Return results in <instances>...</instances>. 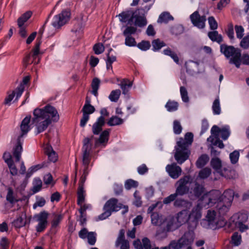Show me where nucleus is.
Returning a JSON list of instances; mask_svg holds the SVG:
<instances>
[{
  "label": "nucleus",
  "mask_w": 249,
  "mask_h": 249,
  "mask_svg": "<svg viewBox=\"0 0 249 249\" xmlns=\"http://www.w3.org/2000/svg\"><path fill=\"white\" fill-rule=\"evenodd\" d=\"M34 118L32 119L33 122H37L43 120L48 119L53 122H57L59 119V116L55 108L50 105H47L43 108H36L34 110Z\"/></svg>",
  "instance_id": "nucleus-1"
},
{
  "label": "nucleus",
  "mask_w": 249,
  "mask_h": 249,
  "mask_svg": "<svg viewBox=\"0 0 249 249\" xmlns=\"http://www.w3.org/2000/svg\"><path fill=\"white\" fill-rule=\"evenodd\" d=\"M190 180V177L189 176H185L180 178L176 184V189L175 193L164 198L163 203L168 204L173 202L176 196H183L186 194H188L189 196L190 188L187 185L189 183Z\"/></svg>",
  "instance_id": "nucleus-2"
},
{
  "label": "nucleus",
  "mask_w": 249,
  "mask_h": 249,
  "mask_svg": "<svg viewBox=\"0 0 249 249\" xmlns=\"http://www.w3.org/2000/svg\"><path fill=\"white\" fill-rule=\"evenodd\" d=\"M234 196V192L231 189L225 190L221 195L218 204L215 206L219 214L224 215L229 210Z\"/></svg>",
  "instance_id": "nucleus-3"
},
{
  "label": "nucleus",
  "mask_w": 249,
  "mask_h": 249,
  "mask_svg": "<svg viewBox=\"0 0 249 249\" xmlns=\"http://www.w3.org/2000/svg\"><path fill=\"white\" fill-rule=\"evenodd\" d=\"M220 51L227 58H230V63L234 64L237 68L241 64V51L232 46H228L225 44L220 45Z\"/></svg>",
  "instance_id": "nucleus-4"
},
{
  "label": "nucleus",
  "mask_w": 249,
  "mask_h": 249,
  "mask_svg": "<svg viewBox=\"0 0 249 249\" xmlns=\"http://www.w3.org/2000/svg\"><path fill=\"white\" fill-rule=\"evenodd\" d=\"M123 204L118 203V200L111 198L107 200L104 206V212L98 216L99 220H104L109 217L113 212H117L123 208Z\"/></svg>",
  "instance_id": "nucleus-5"
},
{
  "label": "nucleus",
  "mask_w": 249,
  "mask_h": 249,
  "mask_svg": "<svg viewBox=\"0 0 249 249\" xmlns=\"http://www.w3.org/2000/svg\"><path fill=\"white\" fill-rule=\"evenodd\" d=\"M210 163L213 169L221 176L227 178H230L231 177L230 175L231 173L230 168L225 163H222L219 158H212Z\"/></svg>",
  "instance_id": "nucleus-6"
},
{
  "label": "nucleus",
  "mask_w": 249,
  "mask_h": 249,
  "mask_svg": "<svg viewBox=\"0 0 249 249\" xmlns=\"http://www.w3.org/2000/svg\"><path fill=\"white\" fill-rule=\"evenodd\" d=\"M71 15L69 9L63 10L60 13L54 17L52 22V25L55 29H59L70 20Z\"/></svg>",
  "instance_id": "nucleus-7"
},
{
  "label": "nucleus",
  "mask_w": 249,
  "mask_h": 249,
  "mask_svg": "<svg viewBox=\"0 0 249 249\" xmlns=\"http://www.w3.org/2000/svg\"><path fill=\"white\" fill-rule=\"evenodd\" d=\"M49 215V213L47 212L43 211L34 216L33 219L38 222L36 227L37 232H43L47 227Z\"/></svg>",
  "instance_id": "nucleus-8"
},
{
  "label": "nucleus",
  "mask_w": 249,
  "mask_h": 249,
  "mask_svg": "<svg viewBox=\"0 0 249 249\" xmlns=\"http://www.w3.org/2000/svg\"><path fill=\"white\" fill-rule=\"evenodd\" d=\"M94 139L92 135L90 138L87 137L83 140V164H89L90 161V152L92 146V140Z\"/></svg>",
  "instance_id": "nucleus-9"
},
{
  "label": "nucleus",
  "mask_w": 249,
  "mask_h": 249,
  "mask_svg": "<svg viewBox=\"0 0 249 249\" xmlns=\"http://www.w3.org/2000/svg\"><path fill=\"white\" fill-rule=\"evenodd\" d=\"M220 196L219 191H211L209 193L203 195L201 201L205 205H207L209 207H212L215 204H218V201H219Z\"/></svg>",
  "instance_id": "nucleus-10"
},
{
  "label": "nucleus",
  "mask_w": 249,
  "mask_h": 249,
  "mask_svg": "<svg viewBox=\"0 0 249 249\" xmlns=\"http://www.w3.org/2000/svg\"><path fill=\"white\" fill-rule=\"evenodd\" d=\"M100 113L102 115L98 118L92 127V131L94 135H98L102 131V127L105 124V117L109 116V112L105 108L101 109Z\"/></svg>",
  "instance_id": "nucleus-11"
},
{
  "label": "nucleus",
  "mask_w": 249,
  "mask_h": 249,
  "mask_svg": "<svg viewBox=\"0 0 249 249\" xmlns=\"http://www.w3.org/2000/svg\"><path fill=\"white\" fill-rule=\"evenodd\" d=\"M206 206L202 202H199L194 207L190 213L189 214L190 222H192V227H196L198 220L201 217V210L203 206Z\"/></svg>",
  "instance_id": "nucleus-12"
},
{
  "label": "nucleus",
  "mask_w": 249,
  "mask_h": 249,
  "mask_svg": "<svg viewBox=\"0 0 249 249\" xmlns=\"http://www.w3.org/2000/svg\"><path fill=\"white\" fill-rule=\"evenodd\" d=\"M205 189L202 184L195 182L194 184L190 188L189 193V198L191 200L198 198L204 194Z\"/></svg>",
  "instance_id": "nucleus-13"
},
{
  "label": "nucleus",
  "mask_w": 249,
  "mask_h": 249,
  "mask_svg": "<svg viewBox=\"0 0 249 249\" xmlns=\"http://www.w3.org/2000/svg\"><path fill=\"white\" fill-rule=\"evenodd\" d=\"M176 150L174 155L175 159L178 164H181L189 157L190 153L188 149L186 147L177 145V147H176Z\"/></svg>",
  "instance_id": "nucleus-14"
},
{
  "label": "nucleus",
  "mask_w": 249,
  "mask_h": 249,
  "mask_svg": "<svg viewBox=\"0 0 249 249\" xmlns=\"http://www.w3.org/2000/svg\"><path fill=\"white\" fill-rule=\"evenodd\" d=\"M190 18L192 23L195 26L199 29H203L205 27L206 20L205 16H200L198 12L196 11L190 15Z\"/></svg>",
  "instance_id": "nucleus-15"
},
{
  "label": "nucleus",
  "mask_w": 249,
  "mask_h": 249,
  "mask_svg": "<svg viewBox=\"0 0 249 249\" xmlns=\"http://www.w3.org/2000/svg\"><path fill=\"white\" fill-rule=\"evenodd\" d=\"M95 110L94 107L91 105L85 104L83 107L81 111L83 112V116L80 120V125L84 127L88 120H89V115L93 113Z\"/></svg>",
  "instance_id": "nucleus-16"
},
{
  "label": "nucleus",
  "mask_w": 249,
  "mask_h": 249,
  "mask_svg": "<svg viewBox=\"0 0 249 249\" xmlns=\"http://www.w3.org/2000/svg\"><path fill=\"white\" fill-rule=\"evenodd\" d=\"M195 239V233L193 231L189 230L186 232L181 238L178 239L182 248L191 245Z\"/></svg>",
  "instance_id": "nucleus-17"
},
{
  "label": "nucleus",
  "mask_w": 249,
  "mask_h": 249,
  "mask_svg": "<svg viewBox=\"0 0 249 249\" xmlns=\"http://www.w3.org/2000/svg\"><path fill=\"white\" fill-rule=\"evenodd\" d=\"M166 171L169 175L174 179L178 178L181 175L182 172L181 168L176 163L168 164L166 167Z\"/></svg>",
  "instance_id": "nucleus-18"
},
{
  "label": "nucleus",
  "mask_w": 249,
  "mask_h": 249,
  "mask_svg": "<svg viewBox=\"0 0 249 249\" xmlns=\"http://www.w3.org/2000/svg\"><path fill=\"white\" fill-rule=\"evenodd\" d=\"M109 129L102 131L98 138H95L94 147L97 148L101 145L105 147L108 141Z\"/></svg>",
  "instance_id": "nucleus-19"
},
{
  "label": "nucleus",
  "mask_w": 249,
  "mask_h": 249,
  "mask_svg": "<svg viewBox=\"0 0 249 249\" xmlns=\"http://www.w3.org/2000/svg\"><path fill=\"white\" fill-rule=\"evenodd\" d=\"M3 158L10 169V174L13 176L18 174V169L12 159V156L9 152H5L3 155Z\"/></svg>",
  "instance_id": "nucleus-20"
},
{
  "label": "nucleus",
  "mask_w": 249,
  "mask_h": 249,
  "mask_svg": "<svg viewBox=\"0 0 249 249\" xmlns=\"http://www.w3.org/2000/svg\"><path fill=\"white\" fill-rule=\"evenodd\" d=\"M138 11H142V12L138 14L137 12L136 13L135 25L140 27H142L145 26L147 23V19L145 16L144 10L141 8L138 9Z\"/></svg>",
  "instance_id": "nucleus-21"
},
{
  "label": "nucleus",
  "mask_w": 249,
  "mask_h": 249,
  "mask_svg": "<svg viewBox=\"0 0 249 249\" xmlns=\"http://www.w3.org/2000/svg\"><path fill=\"white\" fill-rule=\"evenodd\" d=\"M31 116H26L21 122L20 124V130H21V134L18 137V138H21L24 135H26L28 131L30 130V123L31 122Z\"/></svg>",
  "instance_id": "nucleus-22"
},
{
  "label": "nucleus",
  "mask_w": 249,
  "mask_h": 249,
  "mask_svg": "<svg viewBox=\"0 0 249 249\" xmlns=\"http://www.w3.org/2000/svg\"><path fill=\"white\" fill-rule=\"evenodd\" d=\"M194 135L191 132H187L185 135L184 139L180 138L177 142L178 146H180L187 148L188 146L192 144L193 141Z\"/></svg>",
  "instance_id": "nucleus-23"
},
{
  "label": "nucleus",
  "mask_w": 249,
  "mask_h": 249,
  "mask_svg": "<svg viewBox=\"0 0 249 249\" xmlns=\"http://www.w3.org/2000/svg\"><path fill=\"white\" fill-rule=\"evenodd\" d=\"M199 65L198 62L193 60H189L185 64L187 72L191 74L199 72Z\"/></svg>",
  "instance_id": "nucleus-24"
},
{
  "label": "nucleus",
  "mask_w": 249,
  "mask_h": 249,
  "mask_svg": "<svg viewBox=\"0 0 249 249\" xmlns=\"http://www.w3.org/2000/svg\"><path fill=\"white\" fill-rule=\"evenodd\" d=\"M32 122L36 124L37 129V134H39L45 130L48 126L51 124V121L48 119H44L37 122Z\"/></svg>",
  "instance_id": "nucleus-25"
},
{
  "label": "nucleus",
  "mask_w": 249,
  "mask_h": 249,
  "mask_svg": "<svg viewBox=\"0 0 249 249\" xmlns=\"http://www.w3.org/2000/svg\"><path fill=\"white\" fill-rule=\"evenodd\" d=\"M13 151V155L15 158L16 161H19L22 151V143L20 138H18L17 144L14 147Z\"/></svg>",
  "instance_id": "nucleus-26"
},
{
  "label": "nucleus",
  "mask_w": 249,
  "mask_h": 249,
  "mask_svg": "<svg viewBox=\"0 0 249 249\" xmlns=\"http://www.w3.org/2000/svg\"><path fill=\"white\" fill-rule=\"evenodd\" d=\"M248 218V216L246 213H241L239 216V221L236 223V226L239 228L241 232H243L248 229V226L243 223V222L246 221Z\"/></svg>",
  "instance_id": "nucleus-27"
},
{
  "label": "nucleus",
  "mask_w": 249,
  "mask_h": 249,
  "mask_svg": "<svg viewBox=\"0 0 249 249\" xmlns=\"http://www.w3.org/2000/svg\"><path fill=\"white\" fill-rule=\"evenodd\" d=\"M177 220L180 225H182L187 222L189 223L191 222H190L188 211L185 210H182L178 213Z\"/></svg>",
  "instance_id": "nucleus-28"
},
{
  "label": "nucleus",
  "mask_w": 249,
  "mask_h": 249,
  "mask_svg": "<svg viewBox=\"0 0 249 249\" xmlns=\"http://www.w3.org/2000/svg\"><path fill=\"white\" fill-rule=\"evenodd\" d=\"M173 201L174 206L175 207L188 208L192 205V203L188 200L180 197L178 198V196L175 197Z\"/></svg>",
  "instance_id": "nucleus-29"
},
{
  "label": "nucleus",
  "mask_w": 249,
  "mask_h": 249,
  "mask_svg": "<svg viewBox=\"0 0 249 249\" xmlns=\"http://www.w3.org/2000/svg\"><path fill=\"white\" fill-rule=\"evenodd\" d=\"M44 153L48 156V159L50 161L54 162L57 160V155L51 145L47 144L46 146L44 149Z\"/></svg>",
  "instance_id": "nucleus-30"
},
{
  "label": "nucleus",
  "mask_w": 249,
  "mask_h": 249,
  "mask_svg": "<svg viewBox=\"0 0 249 249\" xmlns=\"http://www.w3.org/2000/svg\"><path fill=\"white\" fill-rule=\"evenodd\" d=\"M30 80V77L29 76H25L23 78L22 83H21L19 86L16 89L17 98H16V100H18V98L21 96L25 88L24 85L28 84Z\"/></svg>",
  "instance_id": "nucleus-31"
},
{
  "label": "nucleus",
  "mask_w": 249,
  "mask_h": 249,
  "mask_svg": "<svg viewBox=\"0 0 249 249\" xmlns=\"http://www.w3.org/2000/svg\"><path fill=\"white\" fill-rule=\"evenodd\" d=\"M208 36L212 41H215L220 44L223 41L222 36L217 31L213 30L208 33Z\"/></svg>",
  "instance_id": "nucleus-32"
},
{
  "label": "nucleus",
  "mask_w": 249,
  "mask_h": 249,
  "mask_svg": "<svg viewBox=\"0 0 249 249\" xmlns=\"http://www.w3.org/2000/svg\"><path fill=\"white\" fill-rule=\"evenodd\" d=\"M41 43V40H38V38H37L35 46L34 48L33 49L32 52L30 53L31 54V56L33 57V60L31 61V63H34L35 62V63H37L38 61L37 62H35V59L37 58L39 53V48L40 46Z\"/></svg>",
  "instance_id": "nucleus-33"
},
{
  "label": "nucleus",
  "mask_w": 249,
  "mask_h": 249,
  "mask_svg": "<svg viewBox=\"0 0 249 249\" xmlns=\"http://www.w3.org/2000/svg\"><path fill=\"white\" fill-rule=\"evenodd\" d=\"M132 83L127 79H124L120 84L124 94H126L128 92L129 89L132 87Z\"/></svg>",
  "instance_id": "nucleus-34"
},
{
  "label": "nucleus",
  "mask_w": 249,
  "mask_h": 249,
  "mask_svg": "<svg viewBox=\"0 0 249 249\" xmlns=\"http://www.w3.org/2000/svg\"><path fill=\"white\" fill-rule=\"evenodd\" d=\"M32 12L30 11H27L22 14L18 19V27L23 26L26 22L32 16Z\"/></svg>",
  "instance_id": "nucleus-35"
},
{
  "label": "nucleus",
  "mask_w": 249,
  "mask_h": 249,
  "mask_svg": "<svg viewBox=\"0 0 249 249\" xmlns=\"http://www.w3.org/2000/svg\"><path fill=\"white\" fill-rule=\"evenodd\" d=\"M163 53L166 55L170 56L176 64H178L179 63V59L177 53L170 48L168 47L164 49L163 51Z\"/></svg>",
  "instance_id": "nucleus-36"
},
{
  "label": "nucleus",
  "mask_w": 249,
  "mask_h": 249,
  "mask_svg": "<svg viewBox=\"0 0 249 249\" xmlns=\"http://www.w3.org/2000/svg\"><path fill=\"white\" fill-rule=\"evenodd\" d=\"M221 129L217 125H213L211 130L212 136L208 138V141L213 142L214 139L219 138Z\"/></svg>",
  "instance_id": "nucleus-37"
},
{
  "label": "nucleus",
  "mask_w": 249,
  "mask_h": 249,
  "mask_svg": "<svg viewBox=\"0 0 249 249\" xmlns=\"http://www.w3.org/2000/svg\"><path fill=\"white\" fill-rule=\"evenodd\" d=\"M174 18L168 12H163L161 13L158 19V22L167 23L169 21L173 20Z\"/></svg>",
  "instance_id": "nucleus-38"
},
{
  "label": "nucleus",
  "mask_w": 249,
  "mask_h": 249,
  "mask_svg": "<svg viewBox=\"0 0 249 249\" xmlns=\"http://www.w3.org/2000/svg\"><path fill=\"white\" fill-rule=\"evenodd\" d=\"M216 213L214 210H209L207 212V214L206 216V220L208 221L210 224H216Z\"/></svg>",
  "instance_id": "nucleus-39"
},
{
  "label": "nucleus",
  "mask_w": 249,
  "mask_h": 249,
  "mask_svg": "<svg viewBox=\"0 0 249 249\" xmlns=\"http://www.w3.org/2000/svg\"><path fill=\"white\" fill-rule=\"evenodd\" d=\"M100 80L98 78H94L92 79L91 86L92 88L91 93L96 97L98 96V90L99 88Z\"/></svg>",
  "instance_id": "nucleus-40"
},
{
  "label": "nucleus",
  "mask_w": 249,
  "mask_h": 249,
  "mask_svg": "<svg viewBox=\"0 0 249 249\" xmlns=\"http://www.w3.org/2000/svg\"><path fill=\"white\" fill-rule=\"evenodd\" d=\"M84 166V169L83 171V173L82 176L80 178L79 182V186L78 188H84V184L86 180L87 176L89 174L88 171V167L89 164H83Z\"/></svg>",
  "instance_id": "nucleus-41"
},
{
  "label": "nucleus",
  "mask_w": 249,
  "mask_h": 249,
  "mask_svg": "<svg viewBox=\"0 0 249 249\" xmlns=\"http://www.w3.org/2000/svg\"><path fill=\"white\" fill-rule=\"evenodd\" d=\"M209 160L208 156L206 154L202 155L197 160L196 165L197 167L201 168L205 166Z\"/></svg>",
  "instance_id": "nucleus-42"
},
{
  "label": "nucleus",
  "mask_w": 249,
  "mask_h": 249,
  "mask_svg": "<svg viewBox=\"0 0 249 249\" xmlns=\"http://www.w3.org/2000/svg\"><path fill=\"white\" fill-rule=\"evenodd\" d=\"M53 219L51 222L52 228H56L63 219V216L61 214L53 213Z\"/></svg>",
  "instance_id": "nucleus-43"
},
{
  "label": "nucleus",
  "mask_w": 249,
  "mask_h": 249,
  "mask_svg": "<svg viewBox=\"0 0 249 249\" xmlns=\"http://www.w3.org/2000/svg\"><path fill=\"white\" fill-rule=\"evenodd\" d=\"M167 110L169 112H173L178 110V104L175 101L169 100L165 106Z\"/></svg>",
  "instance_id": "nucleus-44"
},
{
  "label": "nucleus",
  "mask_w": 249,
  "mask_h": 249,
  "mask_svg": "<svg viewBox=\"0 0 249 249\" xmlns=\"http://www.w3.org/2000/svg\"><path fill=\"white\" fill-rule=\"evenodd\" d=\"M152 45L153 47V50L157 51L160 50L162 47L165 46L166 44L163 41L160 40L159 38H157L152 41Z\"/></svg>",
  "instance_id": "nucleus-45"
},
{
  "label": "nucleus",
  "mask_w": 249,
  "mask_h": 249,
  "mask_svg": "<svg viewBox=\"0 0 249 249\" xmlns=\"http://www.w3.org/2000/svg\"><path fill=\"white\" fill-rule=\"evenodd\" d=\"M85 191L84 188H78L77 189V204L81 206L85 201Z\"/></svg>",
  "instance_id": "nucleus-46"
},
{
  "label": "nucleus",
  "mask_w": 249,
  "mask_h": 249,
  "mask_svg": "<svg viewBox=\"0 0 249 249\" xmlns=\"http://www.w3.org/2000/svg\"><path fill=\"white\" fill-rule=\"evenodd\" d=\"M30 221V218H29L28 221L27 220L24 221L23 218L21 216L17 218L16 220H15L13 222L14 226L16 228H20L24 226L27 223H29Z\"/></svg>",
  "instance_id": "nucleus-47"
},
{
  "label": "nucleus",
  "mask_w": 249,
  "mask_h": 249,
  "mask_svg": "<svg viewBox=\"0 0 249 249\" xmlns=\"http://www.w3.org/2000/svg\"><path fill=\"white\" fill-rule=\"evenodd\" d=\"M123 123L124 120L122 119L119 118L116 116H114L109 119L107 122V124L109 126H114L121 124Z\"/></svg>",
  "instance_id": "nucleus-48"
},
{
  "label": "nucleus",
  "mask_w": 249,
  "mask_h": 249,
  "mask_svg": "<svg viewBox=\"0 0 249 249\" xmlns=\"http://www.w3.org/2000/svg\"><path fill=\"white\" fill-rule=\"evenodd\" d=\"M241 242V235L237 232L233 233L231 236V243L235 246H238L240 245Z\"/></svg>",
  "instance_id": "nucleus-49"
},
{
  "label": "nucleus",
  "mask_w": 249,
  "mask_h": 249,
  "mask_svg": "<svg viewBox=\"0 0 249 249\" xmlns=\"http://www.w3.org/2000/svg\"><path fill=\"white\" fill-rule=\"evenodd\" d=\"M121 90L120 89H116L112 90L109 95V99L112 102H117L121 95Z\"/></svg>",
  "instance_id": "nucleus-50"
},
{
  "label": "nucleus",
  "mask_w": 249,
  "mask_h": 249,
  "mask_svg": "<svg viewBox=\"0 0 249 249\" xmlns=\"http://www.w3.org/2000/svg\"><path fill=\"white\" fill-rule=\"evenodd\" d=\"M15 95L17 96L16 89L12 91H8L7 96L5 97L4 101V104L10 105L11 102L13 99Z\"/></svg>",
  "instance_id": "nucleus-51"
},
{
  "label": "nucleus",
  "mask_w": 249,
  "mask_h": 249,
  "mask_svg": "<svg viewBox=\"0 0 249 249\" xmlns=\"http://www.w3.org/2000/svg\"><path fill=\"white\" fill-rule=\"evenodd\" d=\"M213 111L214 114L218 115L221 112L220 102L218 98L214 100L212 106Z\"/></svg>",
  "instance_id": "nucleus-52"
},
{
  "label": "nucleus",
  "mask_w": 249,
  "mask_h": 249,
  "mask_svg": "<svg viewBox=\"0 0 249 249\" xmlns=\"http://www.w3.org/2000/svg\"><path fill=\"white\" fill-rule=\"evenodd\" d=\"M138 186V182L131 179H127L124 183V187L126 190H130L132 188H136Z\"/></svg>",
  "instance_id": "nucleus-53"
},
{
  "label": "nucleus",
  "mask_w": 249,
  "mask_h": 249,
  "mask_svg": "<svg viewBox=\"0 0 249 249\" xmlns=\"http://www.w3.org/2000/svg\"><path fill=\"white\" fill-rule=\"evenodd\" d=\"M180 92L182 101L185 103H188L189 101V98L186 89L184 87H180Z\"/></svg>",
  "instance_id": "nucleus-54"
},
{
  "label": "nucleus",
  "mask_w": 249,
  "mask_h": 249,
  "mask_svg": "<svg viewBox=\"0 0 249 249\" xmlns=\"http://www.w3.org/2000/svg\"><path fill=\"white\" fill-rule=\"evenodd\" d=\"M137 46L140 50L145 51L148 50L150 48L151 45L149 41L142 40L137 44Z\"/></svg>",
  "instance_id": "nucleus-55"
},
{
  "label": "nucleus",
  "mask_w": 249,
  "mask_h": 249,
  "mask_svg": "<svg viewBox=\"0 0 249 249\" xmlns=\"http://www.w3.org/2000/svg\"><path fill=\"white\" fill-rule=\"evenodd\" d=\"M34 186L32 189L34 193H36L39 191L42 187V181L39 178H36L34 181Z\"/></svg>",
  "instance_id": "nucleus-56"
},
{
  "label": "nucleus",
  "mask_w": 249,
  "mask_h": 249,
  "mask_svg": "<svg viewBox=\"0 0 249 249\" xmlns=\"http://www.w3.org/2000/svg\"><path fill=\"white\" fill-rule=\"evenodd\" d=\"M134 200L133 204L136 207H139L142 206V201L141 200V196L140 195L139 192L136 191L134 193Z\"/></svg>",
  "instance_id": "nucleus-57"
},
{
  "label": "nucleus",
  "mask_w": 249,
  "mask_h": 249,
  "mask_svg": "<svg viewBox=\"0 0 249 249\" xmlns=\"http://www.w3.org/2000/svg\"><path fill=\"white\" fill-rule=\"evenodd\" d=\"M133 11H127L123 12L119 15L120 17V20L123 22H125L130 18L131 15L133 13Z\"/></svg>",
  "instance_id": "nucleus-58"
},
{
  "label": "nucleus",
  "mask_w": 249,
  "mask_h": 249,
  "mask_svg": "<svg viewBox=\"0 0 249 249\" xmlns=\"http://www.w3.org/2000/svg\"><path fill=\"white\" fill-rule=\"evenodd\" d=\"M182 127L179 121L175 120L173 122V130L176 134H179L182 131Z\"/></svg>",
  "instance_id": "nucleus-59"
},
{
  "label": "nucleus",
  "mask_w": 249,
  "mask_h": 249,
  "mask_svg": "<svg viewBox=\"0 0 249 249\" xmlns=\"http://www.w3.org/2000/svg\"><path fill=\"white\" fill-rule=\"evenodd\" d=\"M211 173V169L210 168L206 167L202 169L199 173V177L201 178H208Z\"/></svg>",
  "instance_id": "nucleus-60"
},
{
  "label": "nucleus",
  "mask_w": 249,
  "mask_h": 249,
  "mask_svg": "<svg viewBox=\"0 0 249 249\" xmlns=\"http://www.w3.org/2000/svg\"><path fill=\"white\" fill-rule=\"evenodd\" d=\"M168 249H181L182 247L178 240H172L169 245L167 246Z\"/></svg>",
  "instance_id": "nucleus-61"
},
{
  "label": "nucleus",
  "mask_w": 249,
  "mask_h": 249,
  "mask_svg": "<svg viewBox=\"0 0 249 249\" xmlns=\"http://www.w3.org/2000/svg\"><path fill=\"white\" fill-rule=\"evenodd\" d=\"M137 31V28L133 26H127L123 32V35L125 36H131Z\"/></svg>",
  "instance_id": "nucleus-62"
},
{
  "label": "nucleus",
  "mask_w": 249,
  "mask_h": 249,
  "mask_svg": "<svg viewBox=\"0 0 249 249\" xmlns=\"http://www.w3.org/2000/svg\"><path fill=\"white\" fill-rule=\"evenodd\" d=\"M208 20L211 30H215L217 29L218 24L213 17H210Z\"/></svg>",
  "instance_id": "nucleus-63"
},
{
  "label": "nucleus",
  "mask_w": 249,
  "mask_h": 249,
  "mask_svg": "<svg viewBox=\"0 0 249 249\" xmlns=\"http://www.w3.org/2000/svg\"><path fill=\"white\" fill-rule=\"evenodd\" d=\"M9 241L7 238L3 237L0 240V249H8Z\"/></svg>",
  "instance_id": "nucleus-64"
}]
</instances>
